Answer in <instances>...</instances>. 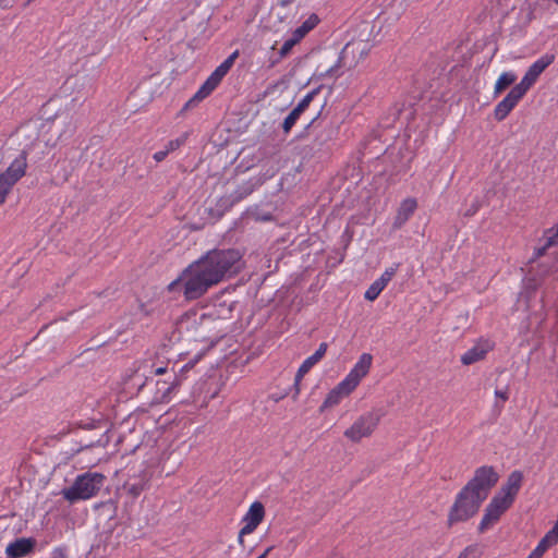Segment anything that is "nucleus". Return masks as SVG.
Instances as JSON below:
<instances>
[{
	"label": "nucleus",
	"instance_id": "obj_5",
	"mask_svg": "<svg viewBox=\"0 0 558 558\" xmlns=\"http://www.w3.org/2000/svg\"><path fill=\"white\" fill-rule=\"evenodd\" d=\"M482 502L483 500L481 498L476 497L463 487L450 507L447 525L452 526L473 518L477 513Z\"/></svg>",
	"mask_w": 558,
	"mask_h": 558
},
{
	"label": "nucleus",
	"instance_id": "obj_7",
	"mask_svg": "<svg viewBox=\"0 0 558 558\" xmlns=\"http://www.w3.org/2000/svg\"><path fill=\"white\" fill-rule=\"evenodd\" d=\"M372 45L367 39H352L342 49L336 68L352 70L366 58Z\"/></svg>",
	"mask_w": 558,
	"mask_h": 558
},
{
	"label": "nucleus",
	"instance_id": "obj_43",
	"mask_svg": "<svg viewBox=\"0 0 558 558\" xmlns=\"http://www.w3.org/2000/svg\"><path fill=\"white\" fill-rule=\"evenodd\" d=\"M328 558H342V557L340 555H338V554H333L332 556H330Z\"/></svg>",
	"mask_w": 558,
	"mask_h": 558
},
{
	"label": "nucleus",
	"instance_id": "obj_44",
	"mask_svg": "<svg viewBox=\"0 0 558 558\" xmlns=\"http://www.w3.org/2000/svg\"><path fill=\"white\" fill-rule=\"evenodd\" d=\"M333 71H335V69L331 68V69L328 70V73H333Z\"/></svg>",
	"mask_w": 558,
	"mask_h": 558
},
{
	"label": "nucleus",
	"instance_id": "obj_3",
	"mask_svg": "<svg viewBox=\"0 0 558 558\" xmlns=\"http://www.w3.org/2000/svg\"><path fill=\"white\" fill-rule=\"evenodd\" d=\"M43 130L48 146H56L59 142L71 137L76 130V120L69 110L59 111L51 120H48Z\"/></svg>",
	"mask_w": 558,
	"mask_h": 558
},
{
	"label": "nucleus",
	"instance_id": "obj_12",
	"mask_svg": "<svg viewBox=\"0 0 558 558\" xmlns=\"http://www.w3.org/2000/svg\"><path fill=\"white\" fill-rule=\"evenodd\" d=\"M265 515V509L262 502L255 501L251 505L248 511L244 515V526L240 530L239 542L243 543V536L251 534L260 524Z\"/></svg>",
	"mask_w": 558,
	"mask_h": 558
},
{
	"label": "nucleus",
	"instance_id": "obj_21",
	"mask_svg": "<svg viewBox=\"0 0 558 558\" xmlns=\"http://www.w3.org/2000/svg\"><path fill=\"white\" fill-rule=\"evenodd\" d=\"M517 81V75L513 72H504L497 78L494 86L495 96L502 93L507 87L512 85Z\"/></svg>",
	"mask_w": 558,
	"mask_h": 558
},
{
	"label": "nucleus",
	"instance_id": "obj_2",
	"mask_svg": "<svg viewBox=\"0 0 558 558\" xmlns=\"http://www.w3.org/2000/svg\"><path fill=\"white\" fill-rule=\"evenodd\" d=\"M372 361L373 356L369 353H363L347 377L330 390L319 411L324 412L348 397L357 387L362 378L368 374Z\"/></svg>",
	"mask_w": 558,
	"mask_h": 558
},
{
	"label": "nucleus",
	"instance_id": "obj_41",
	"mask_svg": "<svg viewBox=\"0 0 558 558\" xmlns=\"http://www.w3.org/2000/svg\"><path fill=\"white\" fill-rule=\"evenodd\" d=\"M272 546L268 547L260 556H258L257 558H266L267 555L272 550Z\"/></svg>",
	"mask_w": 558,
	"mask_h": 558
},
{
	"label": "nucleus",
	"instance_id": "obj_4",
	"mask_svg": "<svg viewBox=\"0 0 558 558\" xmlns=\"http://www.w3.org/2000/svg\"><path fill=\"white\" fill-rule=\"evenodd\" d=\"M105 476L101 473L87 472L76 477L74 483L63 489V497L70 501L86 500L94 497L102 487Z\"/></svg>",
	"mask_w": 558,
	"mask_h": 558
},
{
	"label": "nucleus",
	"instance_id": "obj_46",
	"mask_svg": "<svg viewBox=\"0 0 558 558\" xmlns=\"http://www.w3.org/2000/svg\"><path fill=\"white\" fill-rule=\"evenodd\" d=\"M558 4V0H554Z\"/></svg>",
	"mask_w": 558,
	"mask_h": 558
},
{
	"label": "nucleus",
	"instance_id": "obj_10",
	"mask_svg": "<svg viewBox=\"0 0 558 558\" xmlns=\"http://www.w3.org/2000/svg\"><path fill=\"white\" fill-rule=\"evenodd\" d=\"M510 506L509 502L495 495L485 509L478 525V532L484 533L489 530Z\"/></svg>",
	"mask_w": 558,
	"mask_h": 558
},
{
	"label": "nucleus",
	"instance_id": "obj_18",
	"mask_svg": "<svg viewBox=\"0 0 558 558\" xmlns=\"http://www.w3.org/2000/svg\"><path fill=\"white\" fill-rule=\"evenodd\" d=\"M238 56V52H233L231 56H229L207 78L209 82H211L216 87L221 82L222 77L228 73L230 68L232 66L235 58Z\"/></svg>",
	"mask_w": 558,
	"mask_h": 558
},
{
	"label": "nucleus",
	"instance_id": "obj_34",
	"mask_svg": "<svg viewBox=\"0 0 558 558\" xmlns=\"http://www.w3.org/2000/svg\"><path fill=\"white\" fill-rule=\"evenodd\" d=\"M327 351V343L323 342L319 344L317 351L312 355L313 360L319 362Z\"/></svg>",
	"mask_w": 558,
	"mask_h": 558
},
{
	"label": "nucleus",
	"instance_id": "obj_40",
	"mask_svg": "<svg viewBox=\"0 0 558 558\" xmlns=\"http://www.w3.org/2000/svg\"><path fill=\"white\" fill-rule=\"evenodd\" d=\"M546 240H547L546 245L537 251L538 256L543 255L545 253L546 248L550 246V245H548V232L546 233Z\"/></svg>",
	"mask_w": 558,
	"mask_h": 558
},
{
	"label": "nucleus",
	"instance_id": "obj_37",
	"mask_svg": "<svg viewBox=\"0 0 558 558\" xmlns=\"http://www.w3.org/2000/svg\"><path fill=\"white\" fill-rule=\"evenodd\" d=\"M495 396L505 402L508 400V390H495Z\"/></svg>",
	"mask_w": 558,
	"mask_h": 558
},
{
	"label": "nucleus",
	"instance_id": "obj_20",
	"mask_svg": "<svg viewBox=\"0 0 558 558\" xmlns=\"http://www.w3.org/2000/svg\"><path fill=\"white\" fill-rule=\"evenodd\" d=\"M157 391L153 399V402L155 403H165L170 400V393L172 390L177 387L175 380L168 383V381H157Z\"/></svg>",
	"mask_w": 558,
	"mask_h": 558
},
{
	"label": "nucleus",
	"instance_id": "obj_42",
	"mask_svg": "<svg viewBox=\"0 0 558 558\" xmlns=\"http://www.w3.org/2000/svg\"><path fill=\"white\" fill-rule=\"evenodd\" d=\"M165 372H166V368H165V367H158V368H156L155 374H156V375H161V374H163Z\"/></svg>",
	"mask_w": 558,
	"mask_h": 558
},
{
	"label": "nucleus",
	"instance_id": "obj_31",
	"mask_svg": "<svg viewBox=\"0 0 558 558\" xmlns=\"http://www.w3.org/2000/svg\"><path fill=\"white\" fill-rule=\"evenodd\" d=\"M317 362L313 360V356H308L302 365L299 367L298 373L300 376H304L310 372V369L316 364Z\"/></svg>",
	"mask_w": 558,
	"mask_h": 558
},
{
	"label": "nucleus",
	"instance_id": "obj_45",
	"mask_svg": "<svg viewBox=\"0 0 558 558\" xmlns=\"http://www.w3.org/2000/svg\"><path fill=\"white\" fill-rule=\"evenodd\" d=\"M527 558H535V557H533V556L530 554V556H529Z\"/></svg>",
	"mask_w": 558,
	"mask_h": 558
},
{
	"label": "nucleus",
	"instance_id": "obj_13",
	"mask_svg": "<svg viewBox=\"0 0 558 558\" xmlns=\"http://www.w3.org/2000/svg\"><path fill=\"white\" fill-rule=\"evenodd\" d=\"M525 94L526 93H524L518 85H514L507 96L495 107V119L497 121L505 120Z\"/></svg>",
	"mask_w": 558,
	"mask_h": 558
},
{
	"label": "nucleus",
	"instance_id": "obj_15",
	"mask_svg": "<svg viewBox=\"0 0 558 558\" xmlns=\"http://www.w3.org/2000/svg\"><path fill=\"white\" fill-rule=\"evenodd\" d=\"M522 482V474L520 472H512L505 485L500 488L498 494H496L501 499L506 500L510 505H512L514 497L517 496Z\"/></svg>",
	"mask_w": 558,
	"mask_h": 558
},
{
	"label": "nucleus",
	"instance_id": "obj_14",
	"mask_svg": "<svg viewBox=\"0 0 558 558\" xmlns=\"http://www.w3.org/2000/svg\"><path fill=\"white\" fill-rule=\"evenodd\" d=\"M492 349L493 343L489 340H480L461 356V363L471 365L482 361Z\"/></svg>",
	"mask_w": 558,
	"mask_h": 558
},
{
	"label": "nucleus",
	"instance_id": "obj_32",
	"mask_svg": "<svg viewBox=\"0 0 558 558\" xmlns=\"http://www.w3.org/2000/svg\"><path fill=\"white\" fill-rule=\"evenodd\" d=\"M299 41L294 36L291 39H288L280 48L279 54L281 58L286 57L292 49V47Z\"/></svg>",
	"mask_w": 558,
	"mask_h": 558
},
{
	"label": "nucleus",
	"instance_id": "obj_26",
	"mask_svg": "<svg viewBox=\"0 0 558 558\" xmlns=\"http://www.w3.org/2000/svg\"><path fill=\"white\" fill-rule=\"evenodd\" d=\"M383 290L384 288L377 281H374L366 290L364 296L368 301H375Z\"/></svg>",
	"mask_w": 558,
	"mask_h": 558
},
{
	"label": "nucleus",
	"instance_id": "obj_36",
	"mask_svg": "<svg viewBox=\"0 0 558 558\" xmlns=\"http://www.w3.org/2000/svg\"><path fill=\"white\" fill-rule=\"evenodd\" d=\"M169 154V150H160V151H157L154 154V159L157 161V162H160L162 161L167 155Z\"/></svg>",
	"mask_w": 558,
	"mask_h": 558
},
{
	"label": "nucleus",
	"instance_id": "obj_16",
	"mask_svg": "<svg viewBox=\"0 0 558 558\" xmlns=\"http://www.w3.org/2000/svg\"><path fill=\"white\" fill-rule=\"evenodd\" d=\"M36 545L34 538H17L7 546L5 554L10 558H21L32 553Z\"/></svg>",
	"mask_w": 558,
	"mask_h": 558
},
{
	"label": "nucleus",
	"instance_id": "obj_27",
	"mask_svg": "<svg viewBox=\"0 0 558 558\" xmlns=\"http://www.w3.org/2000/svg\"><path fill=\"white\" fill-rule=\"evenodd\" d=\"M481 550L477 545H469L466 546L457 558H480Z\"/></svg>",
	"mask_w": 558,
	"mask_h": 558
},
{
	"label": "nucleus",
	"instance_id": "obj_39",
	"mask_svg": "<svg viewBox=\"0 0 558 558\" xmlns=\"http://www.w3.org/2000/svg\"><path fill=\"white\" fill-rule=\"evenodd\" d=\"M9 192L0 186V206L5 202Z\"/></svg>",
	"mask_w": 558,
	"mask_h": 558
},
{
	"label": "nucleus",
	"instance_id": "obj_38",
	"mask_svg": "<svg viewBox=\"0 0 558 558\" xmlns=\"http://www.w3.org/2000/svg\"><path fill=\"white\" fill-rule=\"evenodd\" d=\"M181 142L175 140V141H171L169 142L168 146H167V150L172 151L174 149H177L179 146H180Z\"/></svg>",
	"mask_w": 558,
	"mask_h": 558
},
{
	"label": "nucleus",
	"instance_id": "obj_24",
	"mask_svg": "<svg viewBox=\"0 0 558 558\" xmlns=\"http://www.w3.org/2000/svg\"><path fill=\"white\" fill-rule=\"evenodd\" d=\"M300 116H301V113L295 109H293L288 114V117L284 119V121L282 123V129H283L284 133H289L291 131V129L293 128L295 122L299 120Z\"/></svg>",
	"mask_w": 558,
	"mask_h": 558
},
{
	"label": "nucleus",
	"instance_id": "obj_22",
	"mask_svg": "<svg viewBox=\"0 0 558 558\" xmlns=\"http://www.w3.org/2000/svg\"><path fill=\"white\" fill-rule=\"evenodd\" d=\"M318 23V19L316 15H311L300 27H298L293 36L299 39V41Z\"/></svg>",
	"mask_w": 558,
	"mask_h": 558
},
{
	"label": "nucleus",
	"instance_id": "obj_29",
	"mask_svg": "<svg viewBox=\"0 0 558 558\" xmlns=\"http://www.w3.org/2000/svg\"><path fill=\"white\" fill-rule=\"evenodd\" d=\"M246 216H247V218H251V219H253L255 221H269L272 218L269 213L262 214L257 209L248 210L246 213Z\"/></svg>",
	"mask_w": 558,
	"mask_h": 558
},
{
	"label": "nucleus",
	"instance_id": "obj_11",
	"mask_svg": "<svg viewBox=\"0 0 558 558\" xmlns=\"http://www.w3.org/2000/svg\"><path fill=\"white\" fill-rule=\"evenodd\" d=\"M555 60L554 54H544L538 60H536L526 71L525 75L521 80L519 84H517L524 93L535 84L538 76L544 72V70L550 65Z\"/></svg>",
	"mask_w": 558,
	"mask_h": 558
},
{
	"label": "nucleus",
	"instance_id": "obj_23",
	"mask_svg": "<svg viewBox=\"0 0 558 558\" xmlns=\"http://www.w3.org/2000/svg\"><path fill=\"white\" fill-rule=\"evenodd\" d=\"M558 543L556 537L549 538V532L544 536V538L539 542L537 547L531 553V555L535 558H541L547 548Z\"/></svg>",
	"mask_w": 558,
	"mask_h": 558
},
{
	"label": "nucleus",
	"instance_id": "obj_33",
	"mask_svg": "<svg viewBox=\"0 0 558 558\" xmlns=\"http://www.w3.org/2000/svg\"><path fill=\"white\" fill-rule=\"evenodd\" d=\"M327 351V343L323 342L319 344L317 351L312 355L313 360L319 362Z\"/></svg>",
	"mask_w": 558,
	"mask_h": 558
},
{
	"label": "nucleus",
	"instance_id": "obj_25",
	"mask_svg": "<svg viewBox=\"0 0 558 558\" xmlns=\"http://www.w3.org/2000/svg\"><path fill=\"white\" fill-rule=\"evenodd\" d=\"M124 488L126 489L128 495H130L132 498H136L144 490L145 485L143 482L126 483Z\"/></svg>",
	"mask_w": 558,
	"mask_h": 558
},
{
	"label": "nucleus",
	"instance_id": "obj_28",
	"mask_svg": "<svg viewBox=\"0 0 558 558\" xmlns=\"http://www.w3.org/2000/svg\"><path fill=\"white\" fill-rule=\"evenodd\" d=\"M397 271V267L387 268L376 281L385 289Z\"/></svg>",
	"mask_w": 558,
	"mask_h": 558
},
{
	"label": "nucleus",
	"instance_id": "obj_35",
	"mask_svg": "<svg viewBox=\"0 0 558 558\" xmlns=\"http://www.w3.org/2000/svg\"><path fill=\"white\" fill-rule=\"evenodd\" d=\"M302 378H303V376H300L299 373H296L295 378H294V384H293V389H294L293 400H296L300 395Z\"/></svg>",
	"mask_w": 558,
	"mask_h": 558
},
{
	"label": "nucleus",
	"instance_id": "obj_17",
	"mask_svg": "<svg viewBox=\"0 0 558 558\" xmlns=\"http://www.w3.org/2000/svg\"><path fill=\"white\" fill-rule=\"evenodd\" d=\"M416 207L417 202L415 198L409 197L403 199L396 215L393 227H402L408 221V219L414 214Z\"/></svg>",
	"mask_w": 558,
	"mask_h": 558
},
{
	"label": "nucleus",
	"instance_id": "obj_6",
	"mask_svg": "<svg viewBox=\"0 0 558 558\" xmlns=\"http://www.w3.org/2000/svg\"><path fill=\"white\" fill-rule=\"evenodd\" d=\"M498 480L499 475L494 468L484 465L475 470L473 477L464 488L484 501Z\"/></svg>",
	"mask_w": 558,
	"mask_h": 558
},
{
	"label": "nucleus",
	"instance_id": "obj_1",
	"mask_svg": "<svg viewBox=\"0 0 558 558\" xmlns=\"http://www.w3.org/2000/svg\"><path fill=\"white\" fill-rule=\"evenodd\" d=\"M241 254L236 250H214L192 263L168 289L183 290L186 300L203 296L209 288L220 283L241 269Z\"/></svg>",
	"mask_w": 558,
	"mask_h": 558
},
{
	"label": "nucleus",
	"instance_id": "obj_8",
	"mask_svg": "<svg viewBox=\"0 0 558 558\" xmlns=\"http://www.w3.org/2000/svg\"><path fill=\"white\" fill-rule=\"evenodd\" d=\"M378 411L367 412L360 417L344 432V436L353 442H359L363 438L369 437L377 428L380 422Z\"/></svg>",
	"mask_w": 558,
	"mask_h": 558
},
{
	"label": "nucleus",
	"instance_id": "obj_9",
	"mask_svg": "<svg viewBox=\"0 0 558 558\" xmlns=\"http://www.w3.org/2000/svg\"><path fill=\"white\" fill-rule=\"evenodd\" d=\"M26 167V155L22 151L0 174V186L10 193L14 184L25 174Z\"/></svg>",
	"mask_w": 558,
	"mask_h": 558
},
{
	"label": "nucleus",
	"instance_id": "obj_30",
	"mask_svg": "<svg viewBox=\"0 0 558 558\" xmlns=\"http://www.w3.org/2000/svg\"><path fill=\"white\" fill-rule=\"evenodd\" d=\"M316 92L308 93L294 108L298 110L301 114L305 111V109L310 106L311 101L313 100Z\"/></svg>",
	"mask_w": 558,
	"mask_h": 558
},
{
	"label": "nucleus",
	"instance_id": "obj_19",
	"mask_svg": "<svg viewBox=\"0 0 558 558\" xmlns=\"http://www.w3.org/2000/svg\"><path fill=\"white\" fill-rule=\"evenodd\" d=\"M215 88L216 86L206 80V82L199 87L195 95L184 105L183 109L186 110L197 106L203 99L210 95Z\"/></svg>",
	"mask_w": 558,
	"mask_h": 558
}]
</instances>
